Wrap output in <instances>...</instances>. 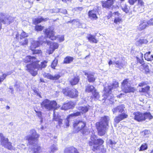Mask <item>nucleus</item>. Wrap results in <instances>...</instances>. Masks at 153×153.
Here are the masks:
<instances>
[{"label":"nucleus","instance_id":"nucleus-3","mask_svg":"<svg viewBox=\"0 0 153 153\" xmlns=\"http://www.w3.org/2000/svg\"><path fill=\"white\" fill-rule=\"evenodd\" d=\"M104 141L101 139H97L96 135H92L89 141V145L91 146L92 150L97 153H103L105 150L101 145L104 143Z\"/></svg>","mask_w":153,"mask_h":153},{"label":"nucleus","instance_id":"nucleus-5","mask_svg":"<svg viewBox=\"0 0 153 153\" xmlns=\"http://www.w3.org/2000/svg\"><path fill=\"white\" fill-rule=\"evenodd\" d=\"M109 120V117L108 116H105L101 118L100 122L96 123L98 133L99 135L103 136L106 132Z\"/></svg>","mask_w":153,"mask_h":153},{"label":"nucleus","instance_id":"nucleus-60","mask_svg":"<svg viewBox=\"0 0 153 153\" xmlns=\"http://www.w3.org/2000/svg\"><path fill=\"white\" fill-rule=\"evenodd\" d=\"M21 146V147L22 148V149H25V146L24 144H22Z\"/></svg>","mask_w":153,"mask_h":153},{"label":"nucleus","instance_id":"nucleus-44","mask_svg":"<svg viewBox=\"0 0 153 153\" xmlns=\"http://www.w3.org/2000/svg\"><path fill=\"white\" fill-rule=\"evenodd\" d=\"M147 149V146L146 144H143L140 148V151H142L146 149Z\"/></svg>","mask_w":153,"mask_h":153},{"label":"nucleus","instance_id":"nucleus-29","mask_svg":"<svg viewBox=\"0 0 153 153\" xmlns=\"http://www.w3.org/2000/svg\"><path fill=\"white\" fill-rule=\"evenodd\" d=\"M48 20L47 18L44 19L42 17H40L36 18L33 20V23L35 25H36L38 24L39 23L41 22L44 21H46Z\"/></svg>","mask_w":153,"mask_h":153},{"label":"nucleus","instance_id":"nucleus-43","mask_svg":"<svg viewBox=\"0 0 153 153\" xmlns=\"http://www.w3.org/2000/svg\"><path fill=\"white\" fill-rule=\"evenodd\" d=\"M149 88L150 87L149 86H147L145 88H142L141 89V91L140 90L139 91L140 92H142L143 93H147L149 90Z\"/></svg>","mask_w":153,"mask_h":153},{"label":"nucleus","instance_id":"nucleus-17","mask_svg":"<svg viewBox=\"0 0 153 153\" xmlns=\"http://www.w3.org/2000/svg\"><path fill=\"white\" fill-rule=\"evenodd\" d=\"M116 65V67L119 68H121L123 67V66L125 65V63L124 61L122 59H120L117 60L114 57L112 59Z\"/></svg>","mask_w":153,"mask_h":153},{"label":"nucleus","instance_id":"nucleus-20","mask_svg":"<svg viewBox=\"0 0 153 153\" xmlns=\"http://www.w3.org/2000/svg\"><path fill=\"white\" fill-rule=\"evenodd\" d=\"M128 115L124 113L119 114L114 119V121L117 123H119L120 121L128 117Z\"/></svg>","mask_w":153,"mask_h":153},{"label":"nucleus","instance_id":"nucleus-58","mask_svg":"<svg viewBox=\"0 0 153 153\" xmlns=\"http://www.w3.org/2000/svg\"><path fill=\"white\" fill-rule=\"evenodd\" d=\"M19 34L18 33H17V34L16 35V38L17 39H19Z\"/></svg>","mask_w":153,"mask_h":153},{"label":"nucleus","instance_id":"nucleus-11","mask_svg":"<svg viewBox=\"0 0 153 153\" xmlns=\"http://www.w3.org/2000/svg\"><path fill=\"white\" fill-rule=\"evenodd\" d=\"M122 89L125 93L134 92L135 90L134 88L130 86V81L128 79L124 80L122 83Z\"/></svg>","mask_w":153,"mask_h":153},{"label":"nucleus","instance_id":"nucleus-53","mask_svg":"<svg viewBox=\"0 0 153 153\" xmlns=\"http://www.w3.org/2000/svg\"><path fill=\"white\" fill-rule=\"evenodd\" d=\"M147 22L149 25H153V18L150 19Z\"/></svg>","mask_w":153,"mask_h":153},{"label":"nucleus","instance_id":"nucleus-19","mask_svg":"<svg viewBox=\"0 0 153 153\" xmlns=\"http://www.w3.org/2000/svg\"><path fill=\"white\" fill-rule=\"evenodd\" d=\"M125 108L124 105H122L114 108L112 109V111L114 114L117 113H122L124 111Z\"/></svg>","mask_w":153,"mask_h":153},{"label":"nucleus","instance_id":"nucleus-51","mask_svg":"<svg viewBox=\"0 0 153 153\" xmlns=\"http://www.w3.org/2000/svg\"><path fill=\"white\" fill-rule=\"evenodd\" d=\"M141 39L137 41L136 42V45L137 46H140L142 45Z\"/></svg>","mask_w":153,"mask_h":153},{"label":"nucleus","instance_id":"nucleus-32","mask_svg":"<svg viewBox=\"0 0 153 153\" xmlns=\"http://www.w3.org/2000/svg\"><path fill=\"white\" fill-rule=\"evenodd\" d=\"M79 81V79L78 76H75L70 80V82L71 85H76Z\"/></svg>","mask_w":153,"mask_h":153},{"label":"nucleus","instance_id":"nucleus-57","mask_svg":"<svg viewBox=\"0 0 153 153\" xmlns=\"http://www.w3.org/2000/svg\"><path fill=\"white\" fill-rule=\"evenodd\" d=\"M62 11H61V10L59 9V11L61 12H62L65 14L67 13V11L66 10H64Z\"/></svg>","mask_w":153,"mask_h":153},{"label":"nucleus","instance_id":"nucleus-49","mask_svg":"<svg viewBox=\"0 0 153 153\" xmlns=\"http://www.w3.org/2000/svg\"><path fill=\"white\" fill-rule=\"evenodd\" d=\"M37 113V116L40 118L41 119V122L42 121V112L40 111H35Z\"/></svg>","mask_w":153,"mask_h":153},{"label":"nucleus","instance_id":"nucleus-37","mask_svg":"<svg viewBox=\"0 0 153 153\" xmlns=\"http://www.w3.org/2000/svg\"><path fill=\"white\" fill-rule=\"evenodd\" d=\"M92 95L95 100H98L99 98L100 95L96 89L94 90V91L93 92Z\"/></svg>","mask_w":153,"mask_h":153},{"label":"nucleus","instance_id":"nucleus-14","mask_svg":"<svg viewBox=\"0 0 153 153\" xmlns=\"http://www.w3.org/2000/svg\"><path fill=\"white\" fill-rule=\"evenodd\" d=\"M40 42L33 40L32 39V42L31 43L30 46L31 50L33 51L34 53H41L42 51L39 50H35L34 49L39 46L40 44H42V42L39 40Z\"/></svg>","mask_w":153,"mask_h":153},{"label":"nucleus","instance_id":"nucleus-34","mask_svg":"<svg viewBox=\"0 0 153 153\" xmlns=\"http://www.w3.org/2000/svg\"><path fill=\"white\" fill-rule=\"evenodd\" d=\"M50 149L51 151L50 153H54L55 151L58 150L57 145L56 144H53L51 146Z\"/></svg>","mask_w":153,"mask_h":153},{"label":"nucleus","instance_id":"nucleus-61","mask_svg":"<svg viewBox=\"0 0 153 153\" xmlns=\"http://www.w3.org/2000/svg\"><path fill=\"white\" fill-rule=\"evenodd\" d=\"M13 123L12 122H10L9 124V125L10 126H13Z\"/></svg>","mask_w":153,"mask_h":153},{"label":"nucleus","instance_id":"nucleus-41","mask_svg":"<svg viewBox=\"0 0 153 153\" xmlns=\"http://www.w3.org/2000/svg\"><path fill=\"white\" fill-rule=\"evenodd\" d=\"M10 74H9L8 73L6 74H2V75L1 76H0V83L4 80L7 75Z\"/></svg>","mask_w":153,"mask_h":153},{"label":"nucleus","instance_id":"nucleus-23","mask_svg":"<svg viewBox=\"0 0 153 153\" xmlns=\"http://www.w3.org/2000/svg\"><path fill=\"white\" fill-rule=\"evenodd\" d=\"M43 76L45 77L52 80H57L59 78L60 76L59 74H55L54 76L50 74L45 73Z\"/></svg>","mask_w":153,"mask_h":153},{"label":"nucleus","instance_id":"nucleus-64","mask_svg":"<svg viewBox=\"0 0 153 153\" xmlns=\"http://www.w3.org/2000/svg\"><path fill=\"white\" fill-rule=\"evenodd\" d=\"M78 9L80 10H82V8L81 7H79Z\"/></svg>","mask_w":153,"mask_h":153},{"label":"nucleus","instance_id":"nucleus-21","mask_svg":"<svg viewBox=\"0 0 153 153\" xmlns=\"http://www.w3.org/2000/svg\"><path fill=\"white\" fill-rule=\"evenodd\" d=\"M148 22L145 20H141L139 22L138 29L140 30H142L145 29L147 26Z\"/></svg>","mask_w":153,"mask_h":153},{"label":"nucleus","instance_id":"nucleus-38","mask_svg":"<svg viewBox=\"0 0 153 153\" xmlns=\"http://www.w3.org/2000/svg\"><path fill=\"white\" fill-rule=\"evenodd\" d=\"M28 36V34L22 30L20 35V39H25V37H27Z\"/></svg>","mask_w":153,"mask_h":153},{"label":"nucleus","instance_id":"nucleus-45","mask_svg":"<svg viewBox=\"0 0 153 153\" xmlns=\"http://www.w3.org/2000/svg\"><path fill=\"white\" fill-rule=\"evenodd\" d=\"M138 2V5H140L142 8H143V10L141 12L144 11V2L142 0H137Z\"/></svg>","mask_w":153,"mask_h":153},{"label":"nucleus","instance_id":"nucleus-18","mask_svg":"<svg viewBox=\"0 0 153 153\" xmlns=\"http://www.w3.org/2000/svg\"><path fill=\"white\" fill-rule=\"evenodd\" d=\"M113 14L115 16V18L114 20V22L116 24L120 23L122 21V19L120 14L118 12L113 13Z\"/></svg>","mask_w":153,"mask_h":153},{"label":"nucleus","instance_id":"nucleus-28","mask_svg":"<svg viewBox=\"0 0 153 153\" xmlns=\"http://www.w3.org/2000/svg\"><path fill=\"white\" fill-rule=\"evenodd\" d=\"M87 38L90 42L96 43L98 42V41L96 39L95 36L91 34L88 35L87 36Z\"/></svg>","mask_w":153,"mask_h":153},{"label":"nucleus","instance_id":"nucleus-33","mask_svg":"<svg viewBox=\"0 0 153 153\" xmlns=\"http://www.w3.org/2000/svg\"><path fill=\"white\" fill-rule=\"evenodd\" d=\"M94 90H95V88L93 85H89L85 87V91L87 92H91Z\"/></svg>","mask_w":153,"mask_h":153},{"label":"nucleus","instance_id":"nucleus-16","mask_svg":"<svg viewBox=\"0 0 153 153\" xmlns=\"http://www.w3.org/2000/svg\"><path fill=\"white\" fill-rule=\"evenodd\" d=\"M98 13V8H95L93 10L89 11L88 13L89 17L91 19H96L98 18L97 16V14Z\"/></svg>","mask_w":153,"mask_h":153},{"label":"nucleus","instance_id":"nucleus-9","mask_svg":"<svg viewBox=\"0 0 153 153\" xmlns=\"http://www.w3.org/2000/svg\"><path fill=\"white\" fill-rule=\"evenodd\" d=\"M134 119L138 122H140L145 120L146 119L151 120L153 117L149 113L146 112L142 113L139 112H134L133 113Z\"/></svg>","mask_w":153,"mask_h":153},{"label":"nucleus","instance_id":"nucleus-15","mask_svg":"<svg viewBox=\"0 0 153 153\" xmlns=\"http://www.w3.org/2000/svg\"><path fill=\"white\" fill-rule=\"evenodd\" d=\"M115 0H106L101 1L103 8L109 10L112 8L113 5Z\"/></svg>","mask_w":153,"mask_h":153},{"label":"nucleus","instance_id":"nucleus-30","mask_svg":"<svg viewBox=\"0 0 153 153\" xmlns=\"http://www.w3.org/2000/svg\"><path fill=\"white\" fill-rule=\"evenodd\" d=\"M151 52L146 53L144 55V58L146 60L148 61H151L153 59V55H150Z\"/></svg>","mask_w":153,"mask_h":153},{"label":"nucleus","instance_id":"nucleus-24","mask_svg":"<svg viewBox=\"0 0 153 153\" xmlns=\"http://www.w3.org/2000/svg\"><path fill=\"white\" fill-rule=\"evenodd\" d=\"M58 46L59 45L57 43L54 42L52 43H51L49 54H50L52 53L56 49L58 48Z\"/></svg>","mask_w":153,"mask_h":153},{"label":"nucleus","instance_id":"nucleus-2","mask_svg":"<svg viewBox=\"0 0 153 153\" xmlns=\"http://www.w3.org/2000/svg\"><path fill=\"white\" fill-rule=\"evenodd\" d=\"M29 134L25 137L28 141V144L33 146L32 153H39L41 151V148L38 144L37 140L39 137V135L34 129L30 130Z\"/></svg>","mask_w":153,"mask_h":153},{"label":"nucleus","instance_id":"nucleus-25","mask_svg":"<svg viewBox=\"0 0 153 153\" xmlns=\"http://www.w3.org/2000/svg\"><path fill=\"white\" fill-rule=\"evenodd\" d=\"M64 153H79L75 148L71 147L66 148L64 150Z\"/></svg>","mask_w":153,"mask_h":153},{"label":"nucleus","instance_id":"nucleus-54","mask_svg":"<svg viewBox=\"0 0 153 153\" xmlns=\"http://www.w3.org/2000/svg\"><path fill=\"white\" fill-rule=\"evenodd\" d=\"M146 84V82H143L140 83L138 85V86L140 87H142L145 86Z\"/></svg>","mask_w":153,"mask_h":153},{"label":"nucleus","instance_id":"nucleus-10","mask_svg":"<svg viewBox=\"0 0 153 153\" xmlns=\"http://www.w3.org/2000/svg\"><path fill=\"white\" fill-rule=\"evenodd\" d=\"M14 18L4 12L0 13V22L4 24L9 25L13 21Z\"/></svg>","mask_w":153,"mask_h":153},{"label":"nucleus","instance_id":"nucleus-36","mask_svg":"<svg viewBox=\"0 0 153 153\" xmlns=\"http://www.w3.org/2000/svg\"><path fill=\"white\" fill-rule=\"evenodd\" d=\"M19 41L21 45L25 46L27 45L28 44V40L27 39H20Z\"/></svg>","mask_w":153,"mask_h":153},{"label":"nucleus","instance_id":"nucleus-27","mask_svg":"<svg viewBox=\"0 0 153 153\" xmlns=\"http://www.w3.org/2000/svg\"><path fill=\"white\" fill-rule=\"evenodd\" d=\"M85 75L87 76L89 82H92L94 81L95 80V78L94 77L93 73H91L90 72H85Z\"/></svg>","mask_w":153,"mask_h":153},{"label":"nucleus","instance_id":"nucleus-56","mask_svg":"<svg viewBox=\"0 0 153 153\" xmlns=\"http://www.w3.org/2000/svg\"><path fill=\"white\" fill-rule=\"evenodd\" d=\"M109 142L110 144L112 146L113 145L115 144L116 143V142L114 141H113L111 140H109Z\"/></svg>","mask_w":153,"mask_h":153},{"label":"nucleus","instance_id":"nucleus-6","mask_svg":"<svg viewBox=\"0 0 153 153\" xmlns=\"http://www.w3.org/2000/svg\"><path fill=\"white\" fill-rule=\"evenodd\" d=\"M85 125V123L82 121L76 120L73 123V126L77 132L80 131L82 134L86 135L88 134L89 131Z\"/></svg>","mask_w":153,"mask_h":153},{"label":"nucleus","instance_id":"nucleus-48","mask_svg":"<svg viewBox=\"0 0 153 153\" xmlns=\"http://www.w3.org/2000/svg\"><path fill=\"white\" fill-rule=\"evenodd\" d=\"M57 61L56 60H54L52 63L51 66L52 68L55 69V67L56 65Z\"/></svg>","mask_w":153,"mask_h":153},{"label":"nucleus","instance_id":"nucleus-46","mask_svg":"<svg viewBox=\"0 0 153 153\" xmlns=\"http://www.w3.org/2000/svg\"><path fill=\"white\" fill-rule=\"evenodd\" d=\"M67 103L68 105V108H69L70 109L74 107L75 105V103L72 101H70L68 102Z\"/></svg>","mask_w":153,"mask_h":153},{"label":"nucleus","instance_id":"nucleus-63","mask_svg":"<svg viewBox=\"0 0 153 153\" xmlns=\"http://www.w3.org/2000/svg\"><path fill=\"white\" fill-rule=\"evenodd\" d=\"M62 1L64 2H65V3H66L67 2V1L66 0H62Z\"/></svg>","mask_w":153,"mask_h":153},{"label":"nucleus","instance_id":"nucleus-4","mask_svg":"<svg viewBox=\"0 0 153 153\" xmlns=\"http://www.w3.org/2000/svg\"><path fill=\"white\" fill-rule=\"evenodd\" d=\"M112 85H108L107 88L104 87V95L102 96L103 98L102 100H104V102H108V103H112L113 102L114 96L111 94V90L118 87V82L115 80L113 81Z\"/></svg>","mask_w":153,"mask_h":153},{"label":"nucleus","instance_id":"nucleus-13","mask_svg":"<svg viewBox=\"0 0 153 153\" xmlns=\"http://www.w3.org/2000/svg\"><path fill=\"white\" fill-rule=\"evenodd\" d=\"M62 92L65 95L71 98L76 97L78 95V92L75 89L71 90L68 88H65L63 90Z\"/></svg>","mask_w":153,"mask_h":153},{"label":"nucleus","instance_id":"nucleus-31","mask_svg":"<svg viewBox=\"0 0 153 153\" xmlns=\"http://www.w3.org/2000/svg\"><path fill=\"white\" fill-rule=\"evenodd\" d=\"M53 119L56 121H58V123L59 124V126H60L62 121V119L59 118V117L58 116H56V111L54 110L53 111Z\"/></svg>","mask_w":153,"mask_h":153},{"label":"nucleus","instance_id":"nucleus-26","mask_svg":"<svg viewBox=\"0 0 153 153\" xmlns=\"http://www.w3.org/2000/svg\"><path fill=\"white\" fill-rule=\"evenodd\" d=\"M77 108L78 110L82 111L81 112L79 111L81 113V114H83L86 113L88 111L89 108V105H84L83 106H79Z\"/></svg>","mask_w":153,"mask_h":153},{"label":"nucleus","instance_id":"nucleus-7","mask_svg":"<svg viewBox=\"0 0 153 153\" xmlns=\"http://www.w3.org/2000/svg\"><path fill=\"white\" fill-rule=\"evenodd\" d=\"M41 105L42 108H44L48 111L53 109L55 110L60 107L59 105H57L56 101H50L48 99L44 100L41 103Z\"/></svg>","mask_w":153,"mask_h":153},{"label":"nucleus","instance_id":"nucleus-12","mask_svg":"<svg viewBox=\"0 0 153 153\" xmlns=\"http://www.w3.org/2000/svg\"><path fill=\"white\" fill-rule=\"evenodd\" d=\"M0 139L1 144L3 146L10 150L15 149V147L12 146L10 142L8 141V138L4 137L2 133H0Z\"/></svg>","mask_w":153,"mask_h":153},{"label":"nucleus","instance_id":"nucleus-8","mask_svg":"<svg viewBox=\"0 0 153 153\" xmlns=\"http://www.w3.org/2000/svg\"><path fill=\"white\" fill-rule=\"evenodd\" d=\"M53 30V29L51 27L46 29L44 32L45 36L52 40L57 39L59 42L63 41L65 39L64 36L58 35L57 36H55Z\"/></svg>","mask_w":153,"mask_h":153},{"label":"nucleus","instance_id":"nucleus-52","mask_svg":"<svg viewBox=\"0 0 153 153\" xmlns=\"http://www.w3.org/2000/svg\"><path fill=\"white\" fill-rule=\"evenodd\" d=\"M137 60L138 62H139L140 64H143V60L142 59H140L138 57H137Z\"/></svg>","mask_w":153,"mask_h":153},{"label":"nucleus","instance_id":"nucleus-47","mask_svg":"<svg viewBox=\"0 0 153 153\" xmlns=\"http://www.w3.org/2000/svg\"><path fill=\"white\" fill-rule=\"evenodd\" d=\"M68 106L67 103H64L62 107H61V109L62 110H66L67 109H70L69 108H68Z\"/></svg>","mask_w":153,"mask_h":153},{"label":"nucleus","instance_id":"nucleus-35","mask_svg":"<svg viewBox=\"0 0 153 153\" xmlns=\"http://www.w3.org/2000/svg\"><path fill=\"white\" fill-rule=\"evenodd\" d=\"M73 57L69 56H67L64 60V62L65 63H70L73 60Z\"/></svg>","mask_w":153,"mask_h":153},{"label":"nucleus","instance_id":"nucleus-62","mask_svg":"<svg viewBox=\"0 0 153 153\" xmlns=\"http://www.w3.org/2000/svg\"><path fill=\"white\" fill-rule=\"evenodd\" d=\"M1 22H0V30H1Z\"/></svg>","mask_w":153,"mask_h":153},{"label":"nucleus","instance_id":"nucleus-39","mask_svg":"<svg viewBox=\"0 0 153 153\" xmlns=\"http://www.w3.org/2000/svg\"><path fill=\"white\" fill-rule=\"evenodd\" d=\"M121 7L122 10L126 13H127L128 11V9L126 5L125 4H122L121 5Z\"/></svg>","mask_w":153,"mask_h":153},{"label":"nucleus","instance_id":"nucleus-55","mask_svg":"<svg viewBox=\"0 0 153 153\" xmlns=\"http://www.w3.org/2000/svg\"><path fill=\"white\" fill-rule=\"evenodd\" d=\"M142 41V44H147L148 41L146 39H141Z\"/></svg>","mask_w":153,"mask_h":153},{"label":"nucleus","instance_id":"nucleus-59","mask_svg":"<svg viewBox=\"0 0 153 153\" xmlns=\"http://www.w3.org/2000/svg\"><path fill=\"white\" fill-rule=\"evenodd\" d=\"M113 62L111 60H110L108 62L109 65H110L113 64Z\"/></svg>","mask_w":153,"mask_h":153},{"label":"nucleus","instance_id":"nucleus-22","mask_svg":"<svg viewBox=\"0 0 153 153\" xmlns=\"http://www.w3.org/2000/svg\"><path fill=\"white\" fill-rule=\"evenodd\" d=\"M81 115V113L79 112H77L76 113L70 114L67 117V119L65 120V124L67 127L69 126V119L71 117H74L79 116Z\"/></svg>","mask_w":153,"mask_h":153},{"label":"nucleus","instance_id":"nucleus-42","mask_svg":"<svg viewBox=\"0 0 153 153\" xmlns=\"http://www.w3.org/2000/svg\"><path fill=\"white\" fill-rule=\"evenodd\" d=\"M142 66H143L144 70L146 73L149 72V67L148 65L146 64H144L142 65Z\"/></svg>","mask_w":153,"mask_h":153},{"label":"nucleus","instance_id":"nucleus-40","mask_svg":"<svg viewBox=\"0 0 153 153\" xmlns=\"http://www.w3.org/2000/svg\"><path fill=\"white\" fill-rule=\"evenodd\" d=\"M44 28V27L41 25H36L35 26V29L36 31H39L42 30Z\"/></svg>","mask_w":153,"mask_h":153},{"label":"nucleus","instance_id":"nucleus-1","mask_svg":"<svg viewBox=\"0 0 153 153\" xmlns=\"http://www.w3.org/2000/svg\"><path fill=\"white\" fill-rule=\"evenodd\" d=\"M25 63L29 62H32L31 64H27L26 66L27 70L33 76H35L37 74L38 70H41L42 68H45L47 66V62L44 61L42 62H36V58L34 56H26L24 59Z\"/></svg>","mask_w":153,"mask_h":153},{"label":"nucleus","instance_id":"nucleus-50","mask_svg":"<svg viewBox=\"0 0 153 153\" xmlns=\"http://www.w3.org/2000/svg\"><path fill=\"white\" fill-rule=\"evenodd\" d=\"M137 0H128V2L131 5H133Z\"/></svg>","mask_w":153,"mask_h":153}]
</instances>
